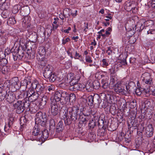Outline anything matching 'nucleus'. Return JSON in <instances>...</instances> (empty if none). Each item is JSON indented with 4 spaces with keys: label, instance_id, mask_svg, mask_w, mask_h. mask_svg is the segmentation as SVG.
Wrapping results in <instances>:
<instances>
[{
    "label": "nucleus",
    "instance_id": "e2e57ef3",
    "mask_svg": "<svg viewBox=\"0 0 155 155\" xmlns=\"http://www.w3.org/2000/svg\"><path fill=\"white\" fill-rule=\"evenodd\" d=\"M84 24L85 25V27L84 29V31L85 32L87 31V29H88V24L87 23H84Z\"/></svg>",
    "mask_w": 155,
    "mask_h": 155
},
{
    "label": "nucleus",
    "instance_id": "0e129e2a",
    "mask_svg": "<svg viewBox=\"0 0 155 155\" xmlns=\"http://www.w3.org/2000/svg\"><path fill=\"white\" fill-rule=\"evenodd\" d=\"M19 47H16L14 50V51L15 53H18V55L20 56V54H19Z\"/></svg>",
    "mask_w": 155,
    "mask_h": 155
},
{
    "label": "nucleus",
    "instance_id": "de8ad7c7",
    "mask_svg": "<svg viewBox=\"0 0 155 155\" xmlns=\"http://www.w3.org/2000/svg\"><path fill=\"white\" fill-rule=\"evenodd\" d=\"M69 100L70 101H71L72 102L75 101L76 100V97L75 94H71L70 95Z\"/></svg>",
    "mask_w": 155,
    "mask_h": 155
},
{
    "label": "nucleus",
    "instance_id": "052dcab7",
    "mask_svg": "<svg viewBox=\"0 0 155 155\" xmlns=\"http://www.w3.org/2000/svg\"><path fill=\"white\" fill-rule=\"evenodd\" d=\"M109 71L111 74H114L116 72L115 68L112 67L109 69Z\"/></svg>",
    "mask_w": 155,
    "mask_h": 155
},
{
    "label": "nucleus",
    "instance_id": "cd10ccee",
    "mask_svg": "<svg viewBox=\"0 0 155 155\" xmlns=\"http://www.w3.org/2000/svg\"><path fill=\"white\" fill-rule=\"evenodd\" d=\"M38 61L41 66H43L44 67L45 66H47L46 65L47 63L46 59L45 57H41L40 58L39 56H38Z\"/></svg>",
    "mask_w": 155,
    "mask_h": 155
},
{
    "label": "nucleus",
    "instance_id": "8fccbe9b",
    "mask_svg": "<svg viewBox=\"0 0 155 155\" xmlns=\"http://www.w3.org/2000/svg\"><path fill=\"white\" fill-rule=\"evenodd\" d=\"M102 87L104 89H106L108 87V84L105 81H102Z\"/></svg>",
    "mask_w": 155,
    "mask_h": 155
},
{
    "label": "nucleus",
    "instance_id": "f03ea898",
    "mask_svg": "<svg viewBox=\"0 0 155 155\" xmlns=\"http://www.w3.org/2000/svg\"><path fill=\"white\" fill-rule=\"evenodd\" d=\"M64 111L63 118L65 125H67L78 119L80 117V114H81L79 108L74 106L68 107Z\"/></svg>",
    "mask_w": 155,
    "mask_h": 155
},
{
    "label": "nucleus",
    "instance_id": "a878e982",
    "mask_svg": "<svg viewBox=\"0 0 155 155\" xmlns=\"http://www.w3.org/2000/svg\"><path fill=\"white\" fill-rule=\"evenodd\" d=\"M14 95L15 98L17 99H22L23 97L25 98V95H24V92L22 93L20 92L16 91L14 93Z\"/></svg>",
    "mask_w": 155,
    "mask_h": 155
},
{
    "label": "nucleus",
    "instance_id": "f8f14e48",
    "mask_svg": "<svg viewBox=\"0 0 155 155\" xmlns=\"http://www.w3.org/2000/svg\"><path fill=\"white\" fill-rule=\"evenodd\" d=\"M80 79L79 78H78L76 81V83L73 84V85H70L69 87V89L73 91H76L77 90H79L80 87L81 86V84L78 83V81Z\"/></svg>",
    "mask_w": 155,
    "mask_h": 155
},
{
    "label": "nucleus",
    "instance_id": "0eeeda50",
    "mask_svg": "<svg viewBox=\"0 0 155 155\" xmlns=\"http://www.w3.org/2000/svg\"><path fill=\"white\" fill-rule=\"evenodd\" d=\"M53 67L49 64L44 67V72L43 73V76L45 78L49 77L50 75L52 73Z\"/></svg>",
    "mask_w": 155,
    "mask_h": 155
},
{
    "label": "nucleus",
    "instance_id": "680f3d73",
    "mask_svg": "<svg viewBox=\"0 0 155 155\" xmlns=\"http://www.w3.org/2000/svg\"><path fill=\"white\" fill-rule=\"evenodd\" d=\"M70 40V39L68 38H67L66 39L62 40V44L64 45L67 42H68Z\"/></svg>",
    "mask_w": 155,
    "mask_h": 155
},
{
    "label": "nucleus",
    "instance_id": "c85d7f7f",
    "mask_svg": "<svg viewBox=\"0 0 155 155\" xmlns=\"http://www.w3.org/2000/svg\"><path fill=\"white\" fill-rule=\"evenodd\" d=\"M7 94V91L5 90H2L0 92V99L1 101L6 98Z\"/></svg>",
    "mask_w": 155,
    "mask_h": 155
},
{
    "label": "nucleus",
    "instance_id": "09e8293b",
    "mask_svg": "<svg viewBox=\"0 0 155 155\" xmlns=\"http://www.w3.org/2000/svg\"><path fill=\"white\" fill-rule=\"evenodd\" d=\"M95 126V122L93 120L90 121L89 123L88 126L91 128L93 129Z\"/></svg>",
    "mask_w": 155,
    "mask_h": 155
},
{
    "label": "nucleus",
    "instance_id": "473e14b6",
    "mask_svg": "<svg viewBox=\"0 0 155 155\" xmlns=\"http://www.w3.org/2000/svg\"><path fill=\"white\" fill-rule=\"evenodd\" d=\"M69 10V9L66 8L64 9L63 11V14H64V17H68V16H70V14L69 13H68V15L66 14V12H67ZM60 18L62 19H64L63 16V15H60Z\"/></svg>",
    "mask_w": 155,
    "mask_h": 155
},
{
    "label": "nucleus",
    "instance_id": "393cba45",
    "mask_svg": "<svg viewBox=\"0 0 155 155\" xmlns=\"http://www.w3.org/2000/svg\"><path fill=\"white\" fill-rule=\"evenodd\" d=\"M11 71V67L8 66H3L2 68L1 72L4 74H7Z\"/></svg>",
    "mask_w": 155,
    "mask_h": 155
},
{
    "label": "nucleus",
    "instance_id": "4d7b16f0",
    "mask_svg": "<svg viewBox=\"0 0 155 155\" xmlns=\"http://www.w3.org/2000/svg\"><path fill=\"white\" fill-rule=\"evenodd\" d=\"M75 53V56L74 57V58L75 59H79L81 57V55H80L79 53H78L77 51H76Z\"/></svg>",
    "mask_w": 155,
    "mask_h": 155
},
{
    "label": "nucleus",
    "instance_id": "2f4dec72",
    "mask_svg": "<svg viewBox=\"0 0 155 155\" xmlns=\"http://www.w3.org/2000/svg\"><path fill=\"white\" fill-rule=\"evenodd\" d=\"M11 12L7 10H5L3 11L2 14L1 16L3 18H6L8 17Z\"/></svg>",
    "mask_w": 155,
    "mask_h": 155
},
{
    "label": "nucleus",
    "instance_id": "72a5a7b5",
    "mask_svg": "<svg viewBox=\"0 0 155 155\" xmlns=\"http://www.w3.org/2000/svg\"><path fill=\"white\" fill-rule=\"evenodd\" d=\"M117 80L116 76L115 75H111L110 79V84H114Z\"/></svg>",
    "mask_w": 155,
    "mask_h": 155
},
{
    "label": "nucleus",
    "instance_id": "13d9d810",
    "mask_svg": "<svg viewBox=\"0 0 155 155\" xmlns=\"http://www.w3.org/2000/svg\"><path fill=\"white\" fill-rule=\"evenodd\" d=\"M117 110L116 108L112 106L110 108V111L111 113L114 114L116 113Z\"/></svg>",
    "mask_w": 155,
    "mask_h": 155
},
{
    "label": "nucleus",
    "instance_id": "9d476101",
    "mask_svg": "<svg viewBox=\"0 0 155 155\" xmlns=\"http://www.w3.org/2000/svg\"><path fill=\"white\" fill-rule=\"evenodd\" d=\"M12 86L14 87L16 89H18L21 87V83L17 78H13L10 81Z\"/></svg>",
    "mask_w": 155,
    "mask_h": 155
},
{
    "label": "nucleus",
    "instance_id": "dca6fc26",
    "mask_svg": "<svg viewBox=\"0 0 155 155\" xmlns=\"http://www.w3.org/2000/svg\"><path fill=\"white\" fill-rule=\"evenodd\" d=\"M36 92L39 93V94H43L46 92V89L45 86L43 84L38 85L36 90Z\"/></svg>",
    "mask_w": 155,
    "mask_h": 155
},
{
    "label": "nucleus",
    "instance_id": "49530a36",
    "mask_svg": "<svg viewBox=\"0 0 155 155\" xmlns=\"http://www.w3.org/2000/svg\"><path fill=\"white\" fill-rule=\"evenodd\" d=\"M98 124L103 127L104 126V121L102 119L99 118L98 121Z\"/></svg>",
    "mask_w": 155,
    "mask_h": 155
},
{
    "label": "nucleus",
    "instance_id": "c756f323",
    "mask_svg": "<svg viewBox=\"0 0 155 155\" xmlns=\"http://www.w3.org/2000/svg\"><path fill=\"white\" fill-rule=\"evenodd\" d=\"M41 132V131H40V128L38 127L37 126H36L33 130V131L32 133V135L35 136H36L40 135V133Z\"/></svg>",
    "mask_w": 155,
    "mask_h": 155
},
{
    "label": "nucleus",
    "instance_id": "c03bdc74",
    "mask_svg": "<svg viewBox=\"0 0 155 155\" xmlns=\"http://www.w3.org/2000/svg\"><path fill=\"white\" fill-rule=\"evenodd\" d=\"M49 77L47 78L49 79L50 81L51 82H53L55 81L56 78V76L54 74L52 73L50 75Z\"/></svg>",
    "mask_w": 155,
    "mask_h": 155
},
{
    "label": "nucleus",
    "instance_id": "5701e85b",
    "mask_svg": "<svg viewBox=\"0 0 155 155\" xmlns=\"http://www.w3.org/2000/svg\"><path fill=\"white\" fill-rule=\"evenodd\" d=\"M46 120L47 118H45V119L43 118V119H35V124L41 126H45L46 124Z\"/></svg>",
    "mask_w": 155,
    "mask_h": 155
},
{
    "label": "nucleus",
    "instance_id": "4be33fe9",
    "mask_svg": "<svg viewBox=\"0 0 155 155\" xmlns=\"http://www.w3.org/2000/svg\"><path fill=\"white\" fill-rule=\"evenodd\" d=\"M86 117V116L84 115L83 116H82V115L80 114V117L78 119H80L79 123V124L82 126H85L87 121Z\"/></svg>",
    "mask_w": 155,
    "mask_h": 155
},
{
    "label": "nucleus",
    "instance_id": "69168bd1",
    "mask_svg": "<svg viewBox=\"0 0 155 155\" xmlns=\"http://www.w3.org/2000/svg\"><path fill=\"white\" fill-rule=\"evenodd\" d=\"M52 26H53L52 29H51L50 30H49L50 31H49V32H50V33H51V32H52V30H55V29H56L58 27L56 25H53Z\"/></svg>",
    "mask_w": 155,
    "mask_h": 155
},
{
    "label": "nucleus",
    "instance_id": "37998d69",
    "mask_svg": "<svg viewBox=\"0 0 155 155\" xmlns=\"http://www.w3.org/2000/svg\"><path fill=\"white\" fill-rule=\"evenodd\" d=\"M30 101H27L26 100H24L23 102H22V104L24 105L25 109L26 108H27L29 107L30 105V103H29Z\"/></svg>",
    "mask_w": 155,
    "mask_h": 155
},
{
    "label": "nucleus",
    "instance_id": "f257e3e1",
    "mask_svg": "<svg viewBox=\"0 0 155 155\" xmlns=\"http://www.w3.org/2000/svg\"><path fill=\"white\" fill-rule=\"evenodd\" d=\"M68 95H67L66 92L62 91H57L55 92L54 99L51 103V109L52 114L56 116L58 113L59 109L62 108L63 105L65 104L69 99Z\"/></svg>",
    "mask_w": 155,
    "mask_h": 155
},
{
    "label": "nucleus",
    "instance_id": "3c124183",
    "mask_svg": "<svg viewBox=\"0 0 155 155\" xmlns=\"http://www.w3.org/2000/svg\"><path fill=\"white\" fill-rule=\"evenodd\" d=\"M91 58V57L89 55H87L85 56V60L86 62H87L89 63L92 62L93 61Z\"/></svg>",
    "mask_w": 155,
    "mask_h": 155
},
{
    "label": "nucleus",
    "instance_id": "20e7f679",
    "mask_svg": "<svg viewBox=\"0 0 155 155\" xmlns=\"http://www.w3.org/2000/svg\"><path fill=\"white\" fill-rule=\"evenodd\" d=\"M123 81H119L117 82L113 86L114 90L117 94L126 95L127 91L124 89V87L122 85Z\"/></svg>",
    "mask_w": 155,
    "mask_h": 155
},
{
    "label": "nucleus",
    "instance_id": "c9c22d12",
    "mask_svg": "<svg viewBox=\"0 0 155 155\" xmlns=\"http://www.w3.org/2000/svg\"><path fill=\"white\" fill-rule=\"evenodd\" d=\"M50 130L52 129L53 130L54 129V127L55 125V121L54 119H51L50 120Z\"/></svg>",
    "mask_w": 155,
    "mask_h": 155
},
{
    "label": "nucleus",
    "instance_id": "603ef678",
    "mask_svg": "<svg viewBox=\"0 0 155 155\" xmlns=\"http://www.w3.org/2000/svg\"><path fill=\"white\" fill-rule=\"evenodd\" d=\"M74 52V49L73 48H69L68 49V50L67 51V52L68 54H71L72 55V54Z\"/></svg>",
    "mask_w": 155,
    "mask_h": 155
},
{
    "label": "nucleus",
    "instance_id": "f704fd0d",
    "mask_svg": "<svg viewBox=\"0 0 155 155\" xmlns=\"http://www.w3.org/2000/svg\"><path fill=\"white\" fill-rule=\"evenodd\" d=\"M16 21L14 17L9 18L7 21V23L11 25H13L16 23Z\"/></svg>",
    "mask_w": 155,
    "mask_h": 155
},
{
    "label": "nucleus",
    "instance_id": "412c9836",
    "mask_svg": "<svg viewBox=\"0 0 155 155\" xmlns=\"http://www.w3.org/2000/svg\"><path fill=\"white\" fill-rule=\"evenodd\" d=\"M13 120L14 118L13 117L9 118V121L8 124H6L5 126L4 130L5 131H7L8 130L11 129V126L13 124Z\"/></svg>",
    "mask_w": 155,
    "mask_h": 155
},
{
    "label": "nucleus",
    "instance_id": "864d4df0",
    "mask_svg": "<svg viewBox=\"0 0 155 155\" xmlns=\"http://www.w3.org/2000/svg\"><path fill=\"white\" fill-rule=\"evenodd\" d=\"M23 82L24 83H25L26 85V87H31V81H28L26 80H24L23 81Z\"/></svg>",
    "mask_w": 155,
    "mask_h": 155
},
{
    "label": "nucleus",
    "instance_id": "1a4fd4ad",
    "mask_svg": "<svg viewBox=\"0 0 155 155\" xmlns=\"http://www.w3.org/2000/svg\"><path fill=\"white\" fill-rule=\"evenodd\" d=\"M144 26L145 22L144 20L143 19L140 20L138 21L133 29L134 30L135 29V31H140L143 29Z\"/></svg>",
    "mask_w": 155,
    "mask_h": 155
},
{
    "label": "nucleus",
    "instance_id": "423d86ee",
    "mask_svg": "<svg viewBox=\"0 0 155 155\" xmlns=\"http://www.w3.org/2000/svg\"><path fill=\"white\" fill-rule=\"evenodd\" d=\"M13 106L16 109V111L17 114H20L22 113L25 110L22 102L21 101H18L13 104Z\"/></svg>",
    "mask_w": 155,
    "mask_h": 155
},
{
    "label": "nucleus",
    "instance_id": "9b49d317",
    "mask_svg": "<svg viewBox=\"0 0 155 155\" xmlns=\"http://www.w3.org/2000/svg\"><path fill=\"white\" fill-rule=\"evenodd\" d=\"M153 133V128L151 124H148L146 129V134L147 137H150L152 136Z\"/></svg>",
    "mask_w": 155,
    "mask_h": 155
},
{
    "label": "nucleus",
    "instance_id": "aec40b11",
    "mask_svg": "<svg viewBox=\"0 0 155 155\" xmlns=\"http://www.w3.org/2000/svg\"><path fill=\"white\" fill-rule=\"evenodd\" d=\"M95 83H87L85 85V89L88 92H90L92 90L94 89H97V87H95Z\"/></svg>",
    "mask_w": 155,
    "mask_h": 155
},
{
    "label": "nucleus",
    "instance_id": "774afa93",
    "mask_svg": "<svg viewBox=\"0 0 155 155\" xmlns=\"http://www.w3.org/2000/svg\"><path fill=\"white\" fill-rule=\"evenodd\" d=\"M147 33L148 34L150 33L151 34L153 35L154 36H155V30L153 31H147Z\"/></svg>",
    "mask_w": 155,
    "mask_h": 155
},
{
    "label": "nucleus",
    "instance_id": "4468645a",
    "mask_svg": "<svg viewBox=\"0 0 155 155\" xmlns=\"http://www.w3.org/2000/svg\"><path fill=\"white\" fill-rule=\"evenodd\" d=\"M14 93L12 92H8L6 97L8 102L10 104L12 103L15 100Z\"/></svg>",
    "mask_w": 155,
    "mask_h": 155
},
{
    "label": "nucleus",
    "instance_id": "ddd939ff",
    "mask_svg": "<svg viewBox=\"0 0 155 155\" xmlns=\"http://www.w3.org/2000/svg\"><path fill=\"white\" fill-rule=\"evenodd\" d=\"M31 19L28 16H25L22 19V26L25 27H29L31 25Z\"/></svg>",
    "mask_w": 155,
    "mask_h": 155
},
{
    "label": "nucleus",
    "instance_id": "a18cd8bd",
    "mask_svg": "<svg viewBox=\"0 0 155 155\" xmlns=\"http://www.w3.org/2000/svg\"><path fill=\"white\" fill-rule=\"evenodd\" d=\"M8 34H5L4 35L1 37V38L2 40V41L3 43H6L8 39Z\"/></svg>",
    "mask_w": 155,
    "mask_h": 155
},
{
    "label": "nucleus",
    "instance_id": "79ce46f5",
    "mask_svg": "<svg viewBox=\"0 0 155 155\" xmlns=\"http://www.w3.org/2000/svg\"><path fill=\"white\" fill-rule=\"evenodd\" d=\"M102 66L104 68H106L109 65L108 61L106 59H103L102 61Z\"/></svg>",
    "mask_w": 155,
    "mask_h": 155
},
{
    "label": "nucleus",
    "instance_id": "6e6d98bb",
    "mask_svg": "<svg viewBox=\"0 0 155 155\" xmlns=\"http://www.w3.org/2000/svg\"><path fill=\"white\" fill-rule=\"evenodd\" d=\"M49 92H51V91H53L54 89V86L53 85H50L48 86L46 88Z\"/></svg>",
    "mask_w": 155,
    "mask_h": 155
},
{
    "label": "nucleus",
    "instance_id": "a19ab883",
    "mask_svg": "<svg viewBox=\"0 0 155 155\" xmlns=\"http://www.w3.org/2000/svg\"><path fill=\"white\" fill-rule=\"evenodd\" d=\"M27 121V120L25 116H23L20 119V122L21 125H24Z\"/></svg>",
    "mask_w": 155,
    "mask_h": 155
},
{
    "label": "nucleus",
    "instance_id": "e433bc0d",
    "mask_svg": "<svg viewBox=\"0 0 155 155\" xmlns=\"http://www.w3.org/2000/svg\"><path fill=\"white\" fill-rule=\"evenodd\" d=\"M50 96V94L49 93H46L42 97L41 99L47 102L48 101Z\"/></svg>",
    "mask_w": 155,
    "mask_h": 155
},
{
    "label": "nucleus",
    "instance_id": "ea45409f",
    "mask_svg": "<svg viewBox=\"0 0 155 155\" xmlns=\"http://www.w3.org/2000/svg\"><path fill=\"white\" fill-rule=\"evenodd\" d=\"M41 133H42V136L43 138L46 139L48 137V130H45L43 131H41Z\"/></svg>",
    "mask_w": 155,
    "mask_h": 155
},
{
    "label": "nucleus",
    "instance_id": "7c9ffc66",
    "mask_svg": "<svg viewBox=\"0 0 155 155\" xmlns=\"http://www.w3.org/2000/svg\"><path fill=\"white\" fill-rule=\"evenodd\" d=\"M21 11H22L24 12L26 15H28L30 12L29 7L28 6L22 7L21 8Z\"/></svg>",
    "mask_w": 155,
    "mask_h": 155
},
{
    "label": "nucleus",
    "instance_id": "6ab92c4d",
    "mask_svg": "<svg viewBox=\"0 0 155 155\" xmlns=\"http://www.w3.org/2000/svg\"><path fill=\"white\" fill-rule=\"evenodd\" d=\"M46 54L45 49V48L42 47H40L38 51V54L37 55V58L38 59V56H39L40 58L45 57Z\"/></svg>",
    "mask_w": 155,
    "mask_h": 155
},
{
    "label": "nucleus",
    "instance_id": "f3484780",
    "mask_svg": "<svg viewBox=\"0 0 155 155\" xmlns=\"http://www.w3.org/2000/svg\"><path fill=\"white\" fill-rule=\"evenodd\" d=\"M127 90L132 92L137 88L135 84L133 81L129 82L128 85L126 86Z\"/></svg>",
    "mask_w": 155,
    "mask_h": 155
},
{
    "label": "nucleus",
    "instance_id": "4c0bfd02",
    "mask_svg": "<svg viewBox=\"0 0 155 155\" xmlns=\"http://www.w3.org/2000/svg\"><path fill=\"white\" fill-rule=\"evenodd\" d=\"M47 102L41 99L40 102L39 104V106L40 108L43 109L46 105Z\"/></svg>",
    "mask_w": 155,
    "mask_h": 155
},
{
    "label": "nucleus",
    "instance_id": "338daca9",
    "mask_svg": "<svg viewBox=\"0 0 155 155\" xmlns=\"http://www.w3.org/2000/svg\"><path fill=\"white\" fill-rule=\"evenodd\" d=\"M151 6L152 7L155 8V0H153L151 2Z\"/></svg>",
    "mask_w": 155,
    "mask_h": 155
},
{
    "label": "nucleus",
    "instance_id": "5fc2aeb1",
    "mask_svg": "<svg viewBox=\"0 0 155 155\" xmlns=\"http://www.w3.org/2000/svg\"><path fill=\"white\" fill-rule=\"evenodd\" d=\"M130 105L131 108H134L136 106V101H134L130 102Z\"/></svg>",
    "mask_w": 155,
    "mask_h": 155
},
{
    "label": "nucleus",
    "instance_id": "bb28decb",
    "mask_svg": "<svg viewBox=\"0 0 155 155\" xmlns=\"http://www.w3.org/2000/svg\"><path fill=\"white\" fill-rule=\"evenodd\" d=\"M47 118V115L45 113H43L41 112H38L36 114V118L35 119H44Z\"/></svg>",
    "mask_w": 155,
    "mask_h": 155
},
{
    "label": "nucleus",
    "instance_id": "2eb2a0df",
    "mask_svg": "<svg viewBox=\"0 0 155 155\" xmlns=\"http://www.w3.org/2000/svg\"><path fill=\"white\" fill-rule=\"evenodd\" d=\"M64 125L62 121H59L57 124L55 129L56 133L58 134L62 132L64 129Z\"/></svg>",
    "mask_w": 155,
    "mask_h": 155
},
{
    "label": "nucleus",
    "instance_id": "7ed1b4c3",
    "mask_svg": "<svg viewBox=\"0 0 155 155\" xmlns=\"http://www.w3.org/2000/svg\"><path fill=\"white\" fill-rule=\"evenodd\" d=\"M24 95H25V98L30 101V102L35 101L39 97V93L35 91L32 88H30L28 91L24 92Z\"/></svg>",
    "mask_w": 155,
    "mask_h": 155
},
{
    "label": "nucleus",
    "instance_id": "39448f33",
    "mask_svg": "<svg viewBox=\"0 0 155 155\" xmlns=\"http://www.w3.org/2000/svg\"><path fill=\"white\" fill-rule=\"evenodd\" d=\"M141 79L143 82L147 84L145 87L150 90V85L153 83L152 79L151 78L150 73L145 72L141 76Z\"/></svg>",
    "mask_w": 155,
    "mask_h": 155
},
{
    "label": "nucleus",
    "instance_id": "bf43d9fd",
    "mask_svg": "<svg viewBox=\"0 0 155 155\" xmlns=\"http://www.w3.org/2000/svg\"><path fill=\"white\" fill-rule=\"evenodd\" d=\"M18 10L19 9L18 8V5H15L13 8L12 12H13L16 13L18 12Z\"/></svg>",
    "mask_w": 155,
    "mask_h": 155
},
{
    "label": "nucleus",
    "instance_id": "a211bd4d",
    "mask_svg": "<svg viewBox=\"0 0 155 155\" xmlns=\"http://www.w3.org/2000/svg\"><path fill=\"white\" fill-rule=\"evenodd\" d=\"M73 74V73H70L67 74V79L69 80L70 85H73L76 82L77 79L75 77L74 78Z\"/></svg>",
    "mask_w": 155,
    "mask_h": 155
},
{
    "label": "nucleus",
    "instance_id": "b1692460",
    "mask_svg": "<svg viewBox=\"0 0 155 155\" xmlns=\"http://www.w3.org/2000/svg\"><path fill=\"white\" fill-rule=\"evenodd\" d=\"M99 96L97 95H94V96L91 95L89 96L87 98L88 101L89 102V104L90 103V105H92L93 104L94 99L98 100V98H99Z\"/></svg>",
    "mask_w": 155,
    "mask_h": 155
},
{
    "label": "nucleus",
    "instance_id": "6e6552de",
    "mask_svg": "<svg viewBox=\"0 0 155 155\" xmlns=\"http://www.w3.org/2000/svg\"><path fill=\"white\" fill-rule=\"evenodd\" d=\"M133 93L135 92V94L138 96H140L142 93H145L146 94H149L150 92V90L148 88H146L144 87L143 88L140 87V88H137L133 91Z\"/></svg>",
    "mask_w": 155,
    "mask_h": 155
},
{
    "label": "nucleus",
    "instance_id": "58836bf2",
    "mask_svg": "<svg viewBox=\"0 0 155 155\" xmlns=\"http://www.w3.org/2000/svg\"><path fill=\"white\" fill-rule=\"evenodd\" d=\"M38 85H40V84L38 82L37 80H35L32 83H31V86L32 88V89H33V88H35L36 90V88L37 87Z\"/></svg>",
    "mask_w": 155,
    "mask_h": 155
}]
</instances>
